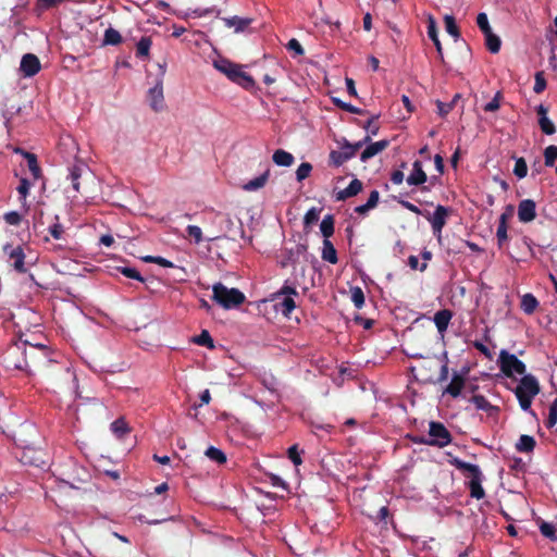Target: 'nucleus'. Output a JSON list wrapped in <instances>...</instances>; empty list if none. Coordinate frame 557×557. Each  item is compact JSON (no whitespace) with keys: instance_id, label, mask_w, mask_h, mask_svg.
Instances as JSON below:
<instances>
[{"instance_id":"7c9ffc66","label":"nucleus","mask_w":557,"mask_h":557,"mask_svg":"<svg viewBox=\"0 0 557 557\" xmlns=\"http://www.w3.org/2000/svg\"><path fill=\"white\" fill-rule=\"evenodd\" d=\"M485 41L488 50L492 53H497L500 49V39L493 32L484 34Z\"/></svg>"},{"instance_id":"dca6fc26","label":"nucleus","mask_w":557,"mask_h":557,"mask_svg":"<svg viewBox=\"0 0 557 557\" xmlns=\"http://www.w3.org/2000/svg\"><path fill=\"white\" fill-rule=\"evenodd\" d=\"M426 174L422 169V163L420 161H414L412 164V172L407 177L408 185H421L426 182Z\"/></svg>"},{"instance_id":"72a5a7b5","label":"nucleus","mask_w":557,"mask_h":557,"mask_svg":"<svg viewBox=\"0 0 557 557\" xmlns=\"http://www.w3.org/2000/svg\"><path fill=\"white\" fill-rule=\"evenodd\" d=\"M285 317H288L292 311L295 309L296 304L293 297L286 296L282 299V301L277 305Z\"/></svg>"},{"instance_id":"a878e982","label":"nucleus","mask_w":557,"mask_h":557,"mask_svg":"<svg viewBox=\"0 0 557 557\" xmlns=\"http://www.w3.org/2000/svg\"><path fill=\"white\" fill-rule=\"evenodd\" d=\"M535 440L530 435H521L516 444V448L520 453H530L534 449Z\"/></svg>"},{"instance_id":"f3484780","label":"nucleus","mask_w":557,"mask_h":557,"mask_svg":"<svg viewBox=\"0 0 557 557\" xmlns=\"http://www.w3.org/2000/svg\"><path fill=\"white\" fill-rule=\"evenodd\" d=\"M362 189V183L354 178L350 184L345 188L336 193L335 198L338 201H343L347 198L354 197L359 194Z\"/></svg>"},{"instance_id":"f8f14e48","label":"nucleus","mask_w":557,"mask_h":557,"mask_svg":"<svg viewBox=\"0 0 557 557\" xmlns=\"http://www.w3.org/2000/svg\"><path fill=\"white\" fill-rule=\"evenodd\" d=\"M4 251L9 256L10 260L13 261V268L18 272H25V267H24L25 255H24L22 247L21 246L13 247V246L7 245L4 247Z\"/></svg>"},{"instance_id":"4d7b16f0","label":"nucleus","mask_w":557,"mask_h":557,"mask_svg":"<svg viewBox=\"0 0 557 557\" xmlns=\"http://www.w3.org/2000/svg\"><path fill=\"white\" fill-rule=\"evenodd\" d=\"M29 187H30V184H29V182L26 178H22L20 181V184L17 186V191H18V194L21 195V198L24 201H25L26 196L28 194Z\"/></svg>"},{"instance_id":"5fc2aeb1","label":"nucleus","mask_w":557,"mask_h":557,"mask_svg":"<svg viewBox=\"0 0 557 557\" xmlns=\"http://www.w3.org/2000/svg\"><path fill=\"white\" fill-rule=\"evenodd\" d=\"M334 102L337 107L342 108L343 110H345L347 112L356 113V114L361 113L360 109L356 108L355 106H352L350 103H346L339 99H334Z\"/></svg>"},{"instance_id":"a211bd4d","label":"nucleus","mask_w":557,"mask_h":557,"mask_svg":"<svg viewBox=\"0 0 557 557\" xmlns=\"http://www.w3.org/2000/svg\"><path fill=\"white\" fill-rule=\"evenodd\" d=\"M453 318V313L448 309H443L434 314L433 321L436 325L437 331L444 334L448 327V324Z\"/></svg>"},{"instance_id":"69168bd1","label":"nucleus","mask_w":557,"mask_h":557,"mask_svg":"<svg viewBox=\"0 0 557 557\" xmlns=\"http://www.w3.org/2000/svg\"><path fill=\"white\" fill-rule=\"evenodd\" d=\"M404 178L405 175L401 171H394L391 176V181L396 185L401 184L404 182Z\"/></svg>"},{"instance_id":"aec40b11","label":"nucleus","mask_w":557,"mask_h":557,"mask_svg":"<svg viewBox=\"0 0 557 557\" xmlns=\"http://www.w3.org/2000/svg\"><path fill=\"white\" fill-rule=\"evenodd\" d=\"M450 463L455 466L458 470L462 471L463 473H467L470 479L482 474L479 466L465 462L458 458H454L450 461Z\"/></svg>"},{"instance_id":"cd10ccee","label":"nucleus","mask_w":557,"mask_h":557,"mask_svg":"<svg viewBox=\"0 0 557 557\" xmlns=\"http://www.w3.org/2000/svg\"><path fill=\"white\" fill-rule=\"evenodd\" d=\"M152 41L150 37H141L136 46V54L138 58H147L149 57L150 48Z\"/></svg>"},{"instance_id":"c756f323","label":"nucleus","mask_w":557,"mask_h":557,"mask_svg":"<svg viewBox=\"0 0 557 557\" xmlns=\"http://www.w3.org/2000/svg\"><path fill=\"white\" fill-rule=\"evenodd\" d=\"M110 429L112 433L119 438H122L125 434L128 433L127 424L123 419L113 421L110 425Z\"/></svg>"},{"instance_id":"de8ad7c7","label":"nucleus","mask_w":557,"mask_h":557,"mask_svg":"<svg viewBox=\"0 0 557 557\" xmlns=\"http://www.w3.org/2000/svg\"><path fill=\"white\" fill-rule=\"evenodd\" d=\"M540 531L542 535H544L547 539L556 540L555 532L556 529L552 523L548 522H542L540 525Z\"/></svg>"},{"instance_id":"5701e85b","label":"nucleus","mask_w":557,"mask_h":557,"mask_svg":"<svg viewBox=\"0 0 557 557\" xmlns=\"http://www.w3.org/2000/svg\"><path fill=\"white\" fill-rule=\"evenodd\" d=\"M465 386V380L459 374H454L449 385L446 387V393L451 395L453 397H458L461 393V389Z\"/></svg>"},{"instance_id":"ea45409f","label":"nucleus","mask_w":557,"mask_h":557,"mask_svg":"<svg viewBox=\"0 0 557 557\" xmlns=\"http://www.w3.org/2000/svg\"><path fill=\"white\" fill-rule=\"evenodd\" d=\"M545 165L553 166L557 160V146L550 145L544 151Z\"/></svg>"},{"instance_id":"39448f33","label":"nucleus","mask_w":557,"mask_h":557,"mask_svg":"<svg viewBox=\"0 0 557 557\" xmlns=\"http://www.w3.org/2000/svg\"><path fill=\"white\" fill-rule=\"evenodd\" d=\"M368 141H370V136H366L362 140H359L355 144H350L348 140L343 139V141L341 143L339 150H333L330 153V159L332 163L336 166L342 165L344 162L355 157L357 151L362 146L368 144Z\"/></svg>"},{"instance_id":"c9c22d12","label":"nucleus","mask_w":557,"mask_h":557,"mask_svg":"<svg viewBox=\"0 0 557 557\" xmlns=\"http://www.w3.org/2000/svg\"><path fill=\"white\" fill-rule=\"evenodd\" d=\"M25 159L27 160L28 169L32 172L35 178L39 177L40 169L37 163L36 156L29 152L24 153Z\"/></svg>"},{"instance_id":"8fccbe9b","label":"nucleus","mask_w":557,"mask_h":557,"mask_svg":"<svg viewBox=\"0 0 557 557\" xmlns=\"http://www.w3.org/2000/svg\"><path fill=\"white\" fill-rule=\"evenodd\" d=\"M546 88V79L543 75V72L535 73V84L533 87L534 92L541 94Z\"/></svg>"},{"instance_id":"6e6d98bb","label":"nucleus","mask_w":557,"mask_h":557,"mask_svg":"<svg viewBox=\"0 0 557 557\" xmlns=\"http://www.w3.org/2000/svg\"><path fill=\"white\" fill-rule=\"evenodd\" d=\"M49 233L54 239H61L64 233V228L60 223H54L49 226Z\"/></svg>"},{"instance_id":"bf43d9fd","label":"nucleus","mask_w":557,"mask_h":557,"mask_svg":"<svg viewBox=\"0 0 557 557\" xmlns=\"http://www.w3.org/2000/svg\"><path fill=\"white\" fill-rule=\"evenodd\" d=\"M63 1L64 0H38L37 7L39 10H47L62 3Z\"/></svg>"},{"instance_id":"680f3d73","label":"nucleus","mask_w":557,"mask_h":557,"mask_svg":"<svg viewBox=\"0 0 557 557\" xmlns=\"http://www.w3.org/2000/svg\"><path fill=\"white\" fill-rule=\"evenodd\" d=\"M287 48L289 50L295 51L297 54H302L304 53V49H302L300 42L297 39H290L288 41V44H287Z\"/></svg>"},{"instance_id":"f704fd0d","label":"nucleus","mask_w":557,"mask_h":557,"mask_svg":"<svg viewBox=\"0 0 557 557\" xmlns=\"http://www.w3.org/2000/svg\"><path fill=\"white\" fill-rule=\"evenodd\" d=\"M103 41L107 45H119L122 41V36L116 29L108 28Z\"/></svg>"},{"instance_id":"423d86ee","label":"nucleus","mask_w":557,"mask_h":557,"mask_svg":"<svg viewBox=\"0 0 557 557\" xmlns=\"http://www.w3.org/2000/svg\"><path fill=\"white\" fill-rule=\"evenodd\" d=\"M498 363L503 373L507 376L515 374H524L525 364L517 358V356L509 354L503 349L499 352Z\"/></svg>"},{"instance_id":"c03bdc74","label":"nucleus","mask_w":557,"mask_h":557,"mask_svg":"<svg viewBox=\"0 0 557 557\" xmlns=\"http://www.w3.org/2000/svg\"><path fill=\"white\" fill-rule=\"evenodd\" d=\"M513 173L518 178H523L527 176L528 166L523 158H519L516 160Z\"/></svg>"},{"instance_id":"9d476101","label":"nucleus","mask_w":557,"mask_h":557,"mask_svg":"<svg viewBox=\"0 0 557 557\" xmlns=\"http://www.w3.org/2000/svg\"><path fill=\"white\" fill-rule=\"evenodd\" d=\"M20 69L25 77H32L40 70L39 59L32 53L25 54L21 60Z\"/></svg>"},{"instance_id":"a18cd8bd","label":"nucleus","mask_w":557,"mask_h":557,"mask_svg":"<svg viewBox=\"0 0 557 557\" xmlns=\"http://www.w3.org/2000/svg\"><path fill=\"white\" fill-rule=\"evenodd\" d=\"M194 342L200 346L213 347V341L208 331L203 330L200 335L194 338Z\"/></svg>"},{"instance_id":"393cba45","label":"nucleus","mask_w":557,"mask_h":557,"mask_svg":"<svg viewBox=\"0 0 557 557\" xmlns=\"http://www.w3.org/2000/svg\"><path fill=\"white\" fill-rule=\"evenodd\" d=\"M539 307L537 299L532 294H524L521 298V309L527 314H532Z\"/></svg>"},{"instance_id":"09e8293b","label":"nucleus","mask_w":557,"mask_h":557,"mask_svg":"<svg viewBox=\"0 0 557 557\" xmlns=\"http://www.w3.org/2000/svg\"><path fill=\"white\" fill-rule=\"evenodd\" d=\"M186 232L189 237L194 238L196 244H199L202 240V231L197 225H188Z\"/></svg>"},{"instance_id":"2eb2a0df","label":"nucleus","mask_w":557,"mask_h":557,"mask_svg":"<svg viewBox=\"0 0 557 557\" xmlns=\"http://www.w3.org/2000/svg\"><path fill=\"white\" fill-rule=\"evenodd\" d=\"M222 21L226 27L233 28L237 34L245 33L252 22L251 18L239 16L223 17Z\"/></svg>"},{"instance_id":"6e6552de","label":"nucleus","mask_w":557,"mask_h":557,"mask_svg":"<svg viewBox=\"0 0 557 557\" xmlns=\"http://www.w3.org/2000/svg\"><path fill=\"white\" fill-rule=\"evenodd\" d=\"M423 215L431 223L434 235L440 238L442 235V230L446 224L448 210L444 206L438 205L432 214L428 212Z\"/></svg>"},{"instance_id":"58836bf2","label":"nucleus","mask_w":557,"mask_h":557,"mask_svg":"<svg viewBox=\"0 0 557 557\" xmlns=\"http://www.w3.org/2000/svg\"><path fill=\"white\" fill-rule=\"evenodd\" d=\"M496 237L499 246L503 245L504 242L507 240V225H506V215L503 214L500 216V222L497 227Z\"/></svg>"},{"instance_id":"13d9d810","label":"nucleus","mask_w":557,"mask_h":557,"mask_svg":"<svg viewBox=\"0 0 557 557\" xmlns=\"http://www.w3.org/2000/svg\"><path fill=\"white\" fill-rule=\"evenodd\" d=\"M481 354H483L486 358L488 359H492L493 358V354L492 351L488 349V347L486 345H484L482 342L480 341H474L473 344H472Z\"/></svg>"},{"instance_id":"4468645a","label":"nucleus","mask_w":557,"mask_h":557,"mask_svg":"<svg viewBox=\"0 0 557 557\" xmlns=\"http://www.w3.org/2000/svg\"><path fill=\"white\" fill-rule=\"evenodd\" d=\"M368 143L369 144L367 145L366 149L360 154V160L362 162H366L369 159L373 158L374 156L379 154L384 149H386L387 146L389 145V141L386 139L379 140L375 143H370V141H368Z\"/></svg>"},{"instance_id":"b1692460","label":"nucleus","mask_w":557,"mask_h":557,"mask_svg":"<svg viewBox=\"0 0 557 557\" xmlns=\"http://www.w3.org/2000/svg\"><path fill=\"white\" fill-rule=\"evenodd\" d=\"M482 479H483V475L481 474V475L471 478L469 481L470 494L473 498L481 499L485 495L484 490L482 487Z\"/></svg>"},{"instance_id":"79ce46f5","label":"nucleus","mask_w":557,"mask_h":557,"mask_svg":"<svg viewBox=\"0 0 557 557\" xmlns=\"http://www.w3.org/2000/svg\"><path fill=\"white\" fill-rule=\"evenodd\" d=\"M312 171V165L308 162H302L296 170V178L298 182L306 180Z\"/></svg>"},{"instance_id":"338daca9","label":"nucleus","mask_w":557,"mask_h":557,"mask_svg":"<svg viewBox=\"0 0 557 557\" xmlns=\"http://www.w3.org/2000/svg\"><path fill=\"white\" fill-rule=\"evenodd\" d=\"M345 83H346V88H347V91L350 96H354L356 97L357 96V90H356V87H355V82L354 79L351 78H346L345 79Z\"/></svg>"},{"instance_id":"7ed1b4c3","label":"nucleus","mask_w":557,"mask_h":557,"mask_svg":"<svg viewBox=\"0 0 557 557\" xmlns=\"http://www.w3.org/2000/svg\"><path fill=\"white\" fill-rule=\"evenodd\" d=\"M213 299L225 309H231L242 305L245 301V295L237 288H227L222 283H216L212 287Z\"/></svg>"},{"instance_id":"bb28decb","label":"nucleus","mask_w":557,"mask_h":557,"mask_svg":"<svg viewBox=\"0 0 557 557\" xmlns=\"http://www.w3.org/2000/svg\"><path fill=\"white\" fill-rule=\"evenodd\" d=\"M322 258L333 264L337 262L336 250L329 239H324L323 242Z\"/></svg>"},{"instance_id":"0e129e2a","label":"nucleus","mask_w":557,"mask_h":557,"mask_svg":"<svg viewBox=\"0 0 557 557\" xmlns=\"http://www.w3.org/2000/svg\"><path fill=\"white\" fill-rule=\"evenodd\" d=\"M379 198H380V195H379L377 190L371 191V194H370V196L368 198V201H367L368 208H372L373 209L377 205Z\"/></svg>"},{"instance_id":"20e7f679","label":"nucleus","mask_w":557,"mask_h":557,"mask_svg":"<svg viewBox=\"0 0 557 557\" xmlns=\"http://www.w3.org/2000/svg\"><path fill=\"white\" fill-rule=\"evenodd\" d=\"M210 222L214 228L213 236L210 240L221 236L228 237L233 234L235 228V219L226 212H213L210 216Z\"/></svg>"},{"instance_id":"473e14b6","label":"nucleus","mask_w":557,"mask_h":557,"mask_svg":"<svg viewBox=\"0 0 557 557\" xmlns=\"http://www.w3.org/2000/svg\"><path fill=\"white\" fill-rule=\"evenodd\" d=\"M206 456L218 463H224L226 461L225 454L221 449L213 446H210L206 450Z\"/></svg>"},{"instance_id":"49530a36","label":"nucleus","mask_w":557,"mask_h":557,"mask_svg":"<svg viewBox=\"0 0 557 557\" xmlns=\"http://www.w3.org/2000/svg\"><path fill=\"white\" fill-rule=\"evenodd\" d=\"M476 24L483 34L492 32L488 23L487 15L485 13H479L476 16Z\"/></svg>"},{"instance_id":"f257e3e1","label":"nucleus","mask_w":557,"mask_h":557,"mask_svg":"<svg viewBox=\"0 0 557 557\" xmlns=\"http://www.w3.org/2000/svg\"><path fill=\"white\" fill-rule=\"evenodd\" d=\"M215 70L224 74L230 81L244 88H251L255 85L253 78L243 70V66L228 59L219 58L213 61Z\"/></svg>"},{"instance_id":"e2e57ef3","label":"nucleus","mask_w":557,"mask_h":557,"mask_svg":"<svg viewBox=\"0 0 557 557\" xmlns=\"http://www.w3.org/2000/svg\"><path fill=\"white\" fill-rule=\"evenodd\" d=\"M82 171H83V168L82 166H78V165H74L70 169V180L71 181H75V180H79V177L82 176Z\"/></svg>"},{"instance_id":"37998d69","label":"nucleus","mask_w":557,"mask_h":557,"mask_svg":"<svg viewBox=\"0 0 557 557\" xmlns=\"http://www.w3.org/2000/svg\"><path fill=\"white\" fill-rule=\"evenodd\" d=\"M320 213H321V209H318L314 207L309 209L306 212L305 218H304L305 225L308 226V225L315 223L320 218Z\"/></svg>"},{"instance_id":"1a4fd4ad","label":"nucleus","mask_w":557,"mask_h":557,"mask_svg":"<svg viewBox=\"0 0 557 557\" xmlns=\"http://www.w3.org/2000/svg\"><path fill=\"white\" fill-rule=\"evenodd\" d=\"M147 99L153 111H162L164 109V96L162 79H158L156 85L148 90Z\"/></svg>"},{"instance_id":"864d4df0","label":"nucleus","mask_w":557,"mask_h":557,"mask_svg":"<svg viewBox=\"0 0 557 557\" xmlns=\"http://www.w3.org/2000/svg\"><path fill=\"white\" fill-rule=\"evenodd\" d=\"M121 273L123 275H125L126 277L144 282V278L140 275V273L136 269H134V268H128V267L122 268L121 269Z\"/></svg>"},{"instance_id":"3c124183","label":"nucleus","mask_w":557,"mask_h":557,"mask_svg":"<svg viewBox=\"0 0 557 557\" xmlns=\"http://www.w3.org/2000/svg\"><path fill=\"white\" fill-rule=\"evenodd\" d=\"M288 458L292 460V462L297 467L302 463V459L300 457V453L298 450L297 445H293L288 448Z\"/></svg>"},{"instance_id":"603ef678","label":"nucleus","mask_w":557,"mask_h":557,"mask_svg":"<svg viewBox=\"0 0 557 557\" xmlns=\"http://www.w3.org/2000/svg\"><path fill=\"white\" fill-rule=\"evenodd\" d=\"M500 98H502L500 92L499 91L496 92L495 97L484 106V110L486 112L497 111L500 107Z\"/></svg>"},{"instance_id":"f03ea898","label":"nucleus","mask_w":557,"mask_h":557,"mask_svg":"<svg viewBox=\"0 0 557 557\" xmlns=\"http://www.w3.org/2000/svg\"><path fill=\"white\" fill-rule=\"evenodd\" d=\"M516 396L523 411H531L533 398L540 393V384L532 374H524L516 387Z\"/></svg>"},{"instance_id":"c85d7f7f","label":"nucleus","mask_w":557,"mask_h":557,"mask_svg":"<svg viewBox=\"0 0 557 557\" xmlns=\"http://www.w3.org/2000/svg\"><path fill=\"white\" fill-rule=\"evenodd\" d=\"M320 231L324 239H329L334 233V220L332 215H325L320 224Z\"/></svg>"},{"instance_id":"0eeeda50","label":"nucleus","mask_w":557,"mask_h":557,"mask_svg":"<svg viewBox=\"0 0 557 557\" xmlns=\"http://www.w3.org/2000/svg\"><path fill=\"white\" fill-rule=\"evenodd\" d=\"M451 442V436L448 430L444 426V424L440 422H430L429 424V440L423 441V443L431 445V446H437V447H444L448 445Z\"/></svg>"},{"instance_id":"a19ab883","label":"nucleus","mask_w":557,"mask_h":557,"mask_svg":"<svg viewBox=\"0 0 557 557\" xmlns=\"http://www.w3.org/2000/svg\"><path fill=\"white\" fill-rule=\"evenodd\" d=\"M471 401L476 409L484 411H490L491 409H493V406L490 404V401L482 395H474Z\"/></svg>"},{"instance_id":"e433bc0d","label":"nucleus","mask_w":557,"mask_h":557,"mask_svg":"<svg viewBox=\"0 0 557 557\" xmlns=\"http://www.w3.org/2000/svg\"><path fill=\"white\" fill-rule=\"evenodd\" d=\"M351 301L354 302L355 307L360 309L364 305V294L360 287H352L351 290Z\"/></svg>"},{"instance_id":"ddd939ff","label":"nucleus","mask_w":557,"mask_h":557,"mask_svg":"<svg viewBox=\"0 0 557 557\" xmlns=\"http://www.w3.org/2000/svg\"><path fill=\"white\" fill-rule=\"evenodd\" d=\"M547 108L544 104H540L536 107V113L539 115V126L541 131L546 135H553L556 132L555 124L547 116Z\"/></svg>"},{"instance_id":"4be33fe9","label":"nucleus","mask_w":557,"mask_h":557,"mask_svg":"<svg viewBox=\"0 0 557 557\" xmlns=\"http://www.w3.org/2000/svg\"><path fill=\"white\" fill-rule=\"evenodd\" d=\"M272 160L278 166H290L294 163L295 158L288 151L277 149L276 151H274Z\"/></svg>"},{"instance_id":"2f4dec72","label":"nucleus","mask_w":557,"mask_h":557,"mask_svg":"<svg viewBox=\"0 0 557 557\" xmlns=\"http://www.w3.org/2000/svg\"><path fill=\"white\" fill-rule=\"evenodd\" d=\"M460 98V95L459 94H456L453 98V100L448 103H445V102H442V101H437L436 102V107H437V112L441 116H445L447 115L454 108V106L456 104V102L459 100Z\"/></svg>"},{"instance_id":"412c9836","label":"nucleus","mask_w":557,"mask_h":557,"mask_svg":"<svg viewBox=\"0 0 557 557\" xmlns=\"http://www.w3.org/2000/svg\"><path fill=\"white\" fill-rule=\"evenodd\" d=\"M269 178V171H265L261 175L248 181L243 185V189L246 191H257L261 189Z\"/></svg>"},{"instance_id":"9b49d317","label":"nucleus","mask_w":557,"mask_h":557,"mask_svg":"<svg viewBox=\"0 0 557 557\" xmlns=\"http://www.w3.org/2000/svg\"><path fill=\"white\" fill-rule=\"evenodd\" d=\"M536 206L535 202L531 199L522 200L518 206V218L521 222L528 223L535 219L536 216Z\"/></svg>"},{"instance_id":"4c0bfd02","label":"nucleus","mask_w":557,"mask_h":557,"mask_svg":"<svg viewBox=\"0 0 557 557\" xmlns=\"http://www.w3.org/2000/svg\"><path fill=\"white\" fill-rule=\"evenodd\" d=\"M444 23L446 32L457 39L459 37V30L456 25L455 18L451 15H445Z\"/></svg>"},{"instance_id":"6ab92c4d","label":"nucleus","mask_w":557,"mask_h":557,"mask_svg":"<svg viewBox=\"0 0 557 557\" xmlns=\"http://www.w3.org/2000/svg\"><path fill=\"white\" fill-rule=\"evenodd\" d=\"M428 36L433 41V44H434V46L436 48L438 58L441 60H443L442 44H441V41L438 39L435 18L432 15H429V17H428Z\"/></svg>"},{"instance_id":"052dcab7","label":"nucleus","mask_w":557,"mask_h":557,"mask_svg":"<svg viewBox=\"0 0 557 557\" xmlns=\"http://www.w3.org/2000/svg\"><path fill=\"white\" fill-rule=\"evenodd\" d=\"M4 220L10 225H17L21 221V216L17 212L11 211L4 214Z\"/></svg>"},{"instance_id":"774afa93","label":"nucleus","mask_w":557,"mask_h":557,"mask_svg":"<svg viewBox=\"0 0 557 557\" xmlns=\"http://www.w3.org/2000/svg\"><path fill=\"white\" fill-rule=\"evenodd\" d=\"M114 243L113 236L106 234L100 237V244L106 247H111Z\"/></svg>"}]
</instances>
